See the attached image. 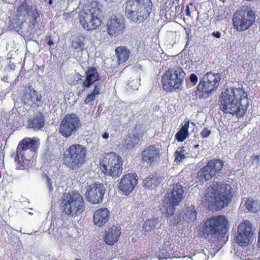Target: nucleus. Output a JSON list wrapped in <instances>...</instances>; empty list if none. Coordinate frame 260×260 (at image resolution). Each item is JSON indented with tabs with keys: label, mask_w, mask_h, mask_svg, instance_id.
Here are the masks:
<instances>
[{
	"label": "nucleus",
	"mask_w": 260,
	"mask_h": 260,
	"mask_svg": "<svg viewBox=\"0 0 260 260\" xmlns=\"http://www.w3.org/2000/svg\"><path fill=\"white\" fill-rule=\"evenodd\" d=\"M219 102L224 113L242 116L248 105L247 94L242 88H228L222 92Z\"/></svg>",
	"instance_id": "f257e3e1"
},
{
	"label": "nucleus",
	"mask_w": 260,
	"mask_h": 260,
	"mask_svg": "<svg viewBox=\"0 0 260 260\" xmlns=\"http://www.w3.org/2000/svg\"><path fill=\"white\" fill-rule=\"evenodd\" d=\"M228 219L224 215L210 217L197 228L199 235L210 242H220L227 234L229 229Z\"/></svg>",
	"instance_id": "f03ea898"
},
{
	"label": "nucleus",
	"mask_w": 260,
	"mask_h": 260,
	"mask_svg": "<svg viewBox=\"0 0 260 260\" xmlns=\"http://www.w3.org/2000/svg\"><path fill=\"white\" fill-rule=\"evenodd\" d=\"M39 144V140L28 137L19 142L14 154L17 169L23 170L32 166L31 158L37 151Z\"/></svg>",
	"instance_id": "7ed1b4c3"
},
{
	"label": "nucleus",
	"mask_w": 260,
	"mask_h": 260,
	"mask_svg": "<svg viewBox=\"0 0 260 260\" xmlns=\"http://www.w3.org/2000/svg\"><path fill=\"white\" fill-rule=\"evenodd\" d=\"M208 191L212 198L211 204L218 210L228 206L233 197L231 186L220 182H213Z\"/></svg>",
	"instance_id": "20e7f679"
},
{
	"label": "nucleus",
	"mask_w": 260,
	"mask_h": 260,
	"mask_svg": "<svg viewBox=\"0 0 260 260\" xmlns=\"http://www.w3.org/2000/svg\"><path fill=\"white\" fill-rule=\"evenodd\" d=\"M123 160L121 156L114 152L104 154L100 160V167L106 176L116 179L123 171Z\"/></svg>",
	"instance_id": "39448f33"
},
{
	"label": "nucleus",
	"mask_w": 260,
	"mask_h": 260,
	"mask_svg": "<svg viewBox=\"0 0 260 260\" xmlns=\"http://www.w3.org/2000/svg\"><path fill=\"white\" fill-rule=\"evenodd\" d=\"M87 149L81 144L71 145L63 153L62 161L71 170H78L86 161Z\"/></svg>",
	"instance_id": "423d86ee"
},
{
	"label": "nucleus",
	"mask_w": 260,
	"mask_h": 260,
	"mask_svg": "<svg viewBox=\"0 0 260 260\" xmlns=\"http://www.w3.org/2000/svg\"><path fill=\"white\" fill-rule=\"evenodd\" d=\"M101 13V5L96 2L92 3L89 9L81 11L79 20L82 27L88 31L96 29L102 23Z\"/></svg>",
	"instance_id": "0eeeda50"
},
{
	"label": "nucleus",
	"mask_w": 260,
	"mask_h": 260,
	"mask_svg": "<svg viewBox=\"0 0 260 260\" xmlns=\"http://www.w3.org/2000/svg\"><path fill=\"white\" fill-rule=\"evenodd\" d=\"M256 16L252 9L247 6H242L237 9L233 17L234 27L239 31L250 28L255 21Z\"/></svg>",
	"instance_id": "6e6552de"
},
{
	"label": "nucleus",
	"mask_w": 260,
	"mask_h": 260,
	"mask_svg": "<svg viewBox=\"0 0 260 260\" xmlns=\"http://www.w3.org/2000/svg\"><path fill=\"white\" fill-rule=\"evenodd\" d=\"M59 207L62 211H84L85 203L81 193L73 190L63 193L59 201Z\"/></svg>",
	"instance_id": "1a4fd4ad"
},
{
	"label": "nucleus",
	"mask_w": 260,
	"mask_h": 260,
	"mask_svg": "<svg viewBox=\"0 0 260 260\" xmlns=\"http://www.w3.org/2000/svg\"><path fill=\"white\" fill-rule=\"evenodd\" d=\"M184 75L185 73L181 68L169 69L162 76L163 89L169 92L180 89L183 83Z\"/></svg>",
	"instance_id": "9d476101"
},
{
	"label": "nucleus",
	"mask_w": 260,
	"mask_h": 260,
	"mask_svg": "<svg viewBox=\"0 0 260 260\" xmlns=\"http://www.w3.org/2000/svg\"><path fill=\"white\" fill-rule=\"evenodd\" d=\"M220 80L219 74L211 72L207 73L200 80L197 86L196 95L200 99L208 96L209 94L216 90Z\"/></svg>",
	"instance_id": "9b49d317"
},
{
	"label": "nucleus",
	"mask_w": 260,
	"mask_h": 260,
	"mask_svg": "<svg viewBox=\"0 0 260 260\" xmlns=\"http://www.w3.org/2000/svg\"><path fill=\"white\" fill-rule=\"evenodd\" d=\"M223 167L222 160L219 159H213L201 168L197 175L199 181L205 182L211 180L216 174L220 173Z\"/></svg>",
	"instance_id": "f8f14e48"
},
{
	"label": "nucleus",
	"mask_w": 260,
	"mask_h": 260,
	"mask_svg": "<svg viewBox=\"0 0 260 260\" xmlns=\"http://www.w3.org/2000/svg\"><path fill=\"white\" fill-rule=\"evenodd\" d=\"M81 121L75 114H68L62 119L59 128L60 135L68 138L75 134L81 126Z\"/></svg>",
	"instance_id": "ddd939ff"
},
{
	"label": "nucleus",
	"mask_w": 260,
	"mask_h": 260,
	"mask_svg": "<svg viewBox=\"0 0 260 260\" xmlns=\"http://www.w3.org/2000/svg\"><path fill=\"white\" fill-rule=\"evenodd\" d=\"M160 149L156 144L149 145L141 152V160L149 167L155 166L160 160Z\"/></svg>",
	"instance_id": "4468645a"
},
{
	"label": "nucleus",
	"mask_w": 260,
	"mask_h": 260,
	"mask_svg": "<svg viewBox=\"0 0 260 260\" xmlns=\"http://www.w3.org/2000/svg\"><path fill=\"white\" fill-rule=\"evenodd\" d=\"M252 224L248 220L240 223L238 227V235L235 240L236 242L241 246H246L250 242L252 236Z\"/></svg>",
	"instance_id": "2eb2a0df"
},
{
	"label": "nucleus",
	"mask_w": 260,
	"mask_h": 260,
	"mask_svg": "<svg viewBox=\"0 0 260 260\" xmlns=\"http://www.w3.org/2000/svg\"><path fill=\"white\" fill-rule=\"evenodd\" d=\"M138 180V177L136 173H127L121 177L118 188L122 194L127 196L134 189Z\"/></svg>",
	"instance_id": "dca6fc26"
},
{
	"label": "nucleus",
	"mask_w": 260,
	"mask_h": 260,
	"mask_svg": "<svg viewBox=\"0 0 260 260\" xmlns=\"http://www.w3.org/2000/svg\"><path fill=\"white\" fill-rule=\"evenodd\" d=\"M107 31L111 37H117L122 35L125 27L123 20L116 14L112 15L107 22Z\"/></svg>",
	"instance_id": "f3484780"
},
{
	"label": "nucleus",
	"mask_w": 260,
	"mask_h": 260,
	"mask_svg": "<svg viewBox=\"0 0 260 260\" xmlns=\"http://www.w3.org/2000/svg\"><path fill=\"white\" fill-rule=\"evenodd\" d=\"M101 183H94L88 186L85 195L87 201L92 204H97L103 200L105 190Z\"/></svg>",
	"instance_id": "a211bd4d"
},
{
	"label": "nucleus",
	"mask_w": 260,
	"mask_h": 260,
	"mask_svg": "<svg viewBox=\"0 0 260 260\" xmlns=\"http://www.w3.org/2000/svg\"><path fill=\"white\" fill-rule=\"evenodd\" d=\"M152 6L150 0H135L132 8H137L139 22H143L149 16L152 11Z\"/></svg>",
	"instance_id": "6ab92c4d"
},
{
	"label": "nucleus",
	"mask_w": 260,
	"mask_h": 260,
	"mask_svg": "<svg viewBox=\"0 0 260 260\" xmlns=\"http://www.w3.org/2000/svg\"><path fill=\"white\" fill-rule=\"evenodd\" d=\"M85 78L82 82L83 88H89L94 83L101 79V77L96 69L93 67H89L85 73Z\"/></svg>",
	"instance_id": "aec40b11"
},
{
	"label": "nucleus",
	"mask_w": 260,
	"mask_h": 260,
	"mask_svg": "<svg viewBox=\"0 0 260 260\" xmlns=\"http://www.w3.org/2000/svg\"><path fill=\"white\" fill-rule=\"evenodd\" d=\"M184 190L183 187L177 183L174 185L173 188L169 193L170 203L172 206H177L182 201Z\"/></svg>",
	"instance_id": "412c9836"
},
{
	"label": "nucleus",
	"mask_w": 260,
	"mask_h": 260,
	"mask_svg": "<svg viewBox=\"0 0 260 260\" xmlns=\"http://www.w3.org/2000/svg\"><path fill=\"white\" fill-rule=\"evenodd\" d=\"M120 235V229L116 226H112L105 233L104 241L108 245H113L118 241Z\"/></svg>",
	"instance_id": "4be33fe9"
},
{
	"label": "nucleus",
	"mask_w": 260,
	"mask_h": 260,
	"mask_svg": "<svg viewBox=\"0 0 260 260\" xmlns=\"http://www.w3.org/2000/svg\"><path fill=\"white\" fill-rule=\"evenodd\" d=\"M162 179L156 172L151 173L143 181L144 186L148 189H155L160 184Z\"/></svg>",
	"instance_id": "5701e85b"
},
{
	"label": "nucleus",
	"mask_w": 260,
	"mask_h": 260,
	"mask_svg": "<svg viewBox=\"0 0 260 260\" xmlns=\"http://www.w3.org/2000/svg\"><path fill=\"white\" fill-rule=\"evenodd\" d=\"M44 125L45 117L41 112L37 113L34 117L28 121L29 127L36 131L41 129Z\"/></svg>",
	"instance_id": "b1692460"
},
{
	"label": "nucleus",
	"mask_w": 260,
	"mask_h": 260,
	"mask_svg": "<svg viewBox=\"0 0 260 260\" xmlns=\"http://www.w3.org/2000/svg\"><path fill=\"white\" fill-rule=\"evenodd\" d=\"M115 51L119 64L123 63L128 60L131 52L126 47L124 46L117 47Z\"/></svg>",
	"instance_id": "393cba45"
},
{
	"label": "nucleus",
	"mask_w": 260,
	"mask_h": 260,
	"mask_svg": "<svg viewBox=\"0 0 260 260\" xmlns=\"http://www.w3.org/2000/svg\"><path fill=\"white\" fill-rule=\"evenodd\" d=\"M109 218V212H94L93 221L95 225L101 227L108 221Z\"/></svg>",
	"instance_id": "a878e982"
},
{
	"label": "nucleus",
	"mask_w": 260,
	"mask_h": 260,
	"mask_svg": "<svg viewBox=\"0 0 260 260\" xmlns=\"http://www.w3.org/2000/svg\"><path fill=\"white\" fill-rule=\"evenodd\" d=\"M189 126V120L185 122L181 128L175 134V139L178 142L184 141L189 136L188 128Z\"/></svg>",
	"instance_id": "bb28decb"
},
{
	"label": "nucleus",
	"mask_w": 260,
	"mask_h": 260,
	"mask_svg": "<svg viewBox=\"0 0 260 260\" xmlns=\"http://www.w3.org/2000/svg\"><path fill=\"white\" fill-rule=\"evenodd\" d=\"M32 7L28 5L27 0L23 1L17 8V16L18 17H25L32 11Z\"/></svg>",
	"instance_id": "cd10ccee"
},
{
	"label": "nucleus",
	"mask_w": 260,
	"mask_h": 260,
	"mask_svg": "<svg viewBox=\"0 0 260 260\" xmlns=\"http://www.w3.org/2000/svg\"><path fill=\"white\" fill-rule=\"evenodd\" d=\"M28 15L31 17V19L29 20L30 26L33 28L36 27L40 20L41 12L37 9V6H35L32 7V11Z\"/></svg>",
	"instance_id": "c85d7f7f"
},
{
	"label": "nucleus",
	"mask_w": 260,
	"mask_h": 260,
	"mask_svg": "<svg viewBox=\"0 0 260 260\" xmlns=\"http://www.w3.org/2000/svg\"><path fill=\"white\" fill-rule=\"evenodd\" d=\"M244 206L248 211L254 210L257 211L260 208V204L258 201L254 200L252 198H248L245 202Z\"/></svg>",
	"instance_id": "c756f323"
},
{
	"label": "nucleus",
	"mask_w": 260,
	"mask_h": 260,
	"mask_svg": "<svg viewBox=\"0 0 260 260\" xmlns=\"http://www.w3.org/2000/svg\"><path fill=\"white\" fill-rule=\"evenodd\" d=\"M100 94V87L97 85H94L92 91L85 97L84 104H89L95 99L96 95H99Z\"/></svg>",
	"instance_id": "7c9ffc66"
},
{
	"label": "nucleus",
	"mask_w": 260,
	"mask_h": 260,
	"mask_svg": "<svg viewBox=\"0 0 260 260\" xmlns=\"http://www.w3.org/2000/svg\"><path fill=\"white\" fill-rule=\"evenodd\" d=\"M140 142V135L138 133L133 134L126 140L125 147L128 149H133Z\"/></svg>",
	"instance_id": "2f4dec72"
},
{
	"label": "nucleus",
	"mask_w": 260,
	"mask_h": 260,
	"mask_svg": "<svg viewBox=\"0 0 260 260\" xmlns=\"http://www.w3.org/2000/svg\"><path fill=\"white\" fill-rule=\"evenodd\" d=\"M125 15L127 19H130L134 22H139V16L136 7H134L133 9H129L126 8Z\"/></svg>",
	"instance_id": "473e14b6"
},
{
	"label": "nucleus",
	"mask_w": 260,
	"mask_h": 260,
	"mask_svg": "<svg viewBox=\"0 0 260 260\" xmlns=\"http://www.w3.org/2000/svg\"><path fill=\"white\" fill-rule=\"evenodd\" d=\"M157 219H147L143 224V231L145 232L151 231L158 224Z\"/></svg>",
	"instance_id": "72a5a7b5"
},
{
	"label": "nucleus",
	"mask_w": 260,
	"mask_h": 260,
	"mask_svg": "<svg viewBox=\"0 0 260 260\" xmlns=\"http://www.w3.org/2000/svg\"><path fill=\"white\" fill-rule=\"evenodd\" d=\"M164 247L166 248L165 250L167 251L169 254H170V253H171V255H170L171 258L179 257L178 254L177 253L178 248L175 246L174 243H170V244H165Z\"/></svg>",
	"instance_id": "f704fd0d"
},
{
	"label": "nucleus",
	"mask_w": 260,
	"mask_h": 260,
	"mask_svg": "<svg viewBox=\"0 0 260 260\" xmlns=\"http://www.w3.org/2000/svg\"><path fill=\"white\" fill-rule=\"evenodd\" d=\"M184 147H178L174 153L175 160L176 162H181L185 158Z\"/></svg>",
	"instance_id": "c9c22d12"
},
{
	"label": "nucleus",
	"mask_w": 260,
	"mask_h": 260,
	"mask_svg": "<svg viewBox=\"0 0 260 260\" xmlns=\"http://www.w3.org/2000/svg\"><path fill=\"white\" fill-rule=\"evenodd\" d=\"M84 40V38H76L72 43V47L78 52L82 51L85 46Z\"/></svg>",
	"instance_id": "e433bc0d"
},
{
	"label": "nucleus",
	"mask_w": 260,
	"mask_h": 260,
	"mask_svg": "<svg viewBox=\"0 0 260 260\" xmlns=\"http://www.w3.org/2000/svg\"><path fill=\"white\" fill-rule=\"evenodd\" d=\"M41 42H44L43 43L44 47L48 46L49 51L51 52L52 50V47H54L55 43L53 40V38L51 35H47L44 40H41Z\"/></svg>",
	"instance_id": "4c0bfd02"
},
{
	"label": "nucleus",
	"mask_w": 260,
	"mask_h": 260,
	"mask_svg": "<svg viewBox=\"0 0 260 260\" xmlns=\"http://www.w3.org/2000/svg\"><path fill=\"white\" fill-rule=\"evenodd\" d=\"M42 99V95L40 93H39L36 90L32 89V96L31 99V105L32 106L33 105H37L39 106V103L41 102Z\"/></svg>",
	"instance_id": "58836bf2"
},
{
	"label": "nucleus",
	"mask_w": 260,
	"mask_h": 260,
	"mask_svg": "<svg viewBox=\"0 0 260 260\" xmlns=\"http://www.w3.org/2000/svg\"><path fill=\"white\" fill-rule=\"evenodd\" d=\"M176 3L178 4L177 1L176 0H167L165 4V9L166 13L170 11V10L174 6L176 10L177 9H180V6L179 5H176Z\"/></svg>",
	"instance_id": "ea45409f"
},
{
	"label": "nucleus",
	"mask_w": 260,
	"mask_h": 260,
	"mask_svg": "<svg viewBox=\"0 0 260 260\" xmlns=\"http://www.w3.org/2000/svg\"><path fill=\"white\" fill-rule=\"evenodd\" d=\"M166 248H165L164 246H163L162 248L157 253V257L159 260L164 259H168V258H171L170 257V255H171V253H170V254H169L167 251L165 250Z\"/></svg>",
	"instance_id": "a19ab883"
},
{
	"label": "nucleus",
	"mask_w": 260,
	"mask_h": 260,
	"mask_svg": "<svg viewBox=\"0 0 260 260\" xmlns=\"http://www.w3.org/2000/svg\"><path fill=\"white\" fill-rule=\"evenodd\" d=\"M32 96V89H29L28 92H24L22 97V100L25 104L31 105V99Z\"/></svg>",
	"instance_id": "79ce46f5"
},
{
	"label": "nucleus",
	"mask_w": 260,
	"mask_h": 260,
	"mask_svg": "<svg viewBox=\"0 0 260 260\" xmlns=\"http://www.w3.org/2000/svg\"><path fill=\"white\" fill-rule=\"evenodd\" d=\"M211 133V128H209V127H204L202 131L200 133L201 137L202 138H208Z\"/></svg>",
	"instance_id": "37998d69"
},
{
	"label": "nucleus",
	"mask_w": 260,
	"mask_h": 260,
	"mask_svg": "<svg viewBox=\"0 0 260 260\" xmlns=\"http://www.w3.org/2000/svg\"><path fill=\"white\" fill-rule=\"evenodd\" d=\"M190 81L195 85L198 81V77L195 74H191L189 77Z\"/></svg>",
	"instance_id": "c03bdc74"
},
{
	"label": "nucleus",
	"mask_w": 260,
	"mask_h": 260,
	"mask_svg": "<svg viewBox=\"0 0 260 260\" xmlns=\"http://www.w3.org/2000/svg\"><path fill=\"white\" fill-rule=\"evenodd\" d=\"M47 186L49 188V190L50 191H52L53 189V185H52V182L51 180V179L47 177Z\"/></svg>",
	"instance_id": "a18cd8bd"
},
{
	"label": "nucleus",
	"mask_w": 260,
	"mask_h": 260,
	"mask_svg": "<svg viewBox=\"0 0 260 260\" xmlns=\"http://www.w3.org/2000/svg\"><path fill=\"white\" fill-rule=\"evenodd\" d=\"M212 35L217 38H219L221 37V32L219 31H214L212 32Z\"/></svg>",
	"instance_id": "49530a36"
},
{
	"label": "nucleus",
	"mask_w": 260,
	"mask_h": 260,
	"mask_svg": "<svg viewBox=\"0 0 260 260\" xmlns=\"http://www.w3.org/2000/svg\"><path fill=\"white\" fill-rule=\"evenodd\" d=\"M185 13L187 16H189V17L191 16L190 12L189 11V5H188L186 6V9L185 10Z\"/></svg>",
	"instance_id": "de8ad7c7"
},
{
	"label": "nucleus",
	"mask_w": 260,
	"mask_h": 260,
	"mask_svg": "<svg viewBox=\"0 0 260 260\" xmlns=\"http://www.w3.org/2000/svg\"><path fill=\"white\" fill-rule=\"evenodd\" d=\"M185 32L186 34V35L187 36L188 39H189V34L191 32V29L189 28H185Z\"/></svg>",
	"instance_id": "09e8293b"
},
{
	"label": "nucleus",
	"mask_w": 260,
	"mask_h": 260,
	"mask_svg": "<svg viewBox=\"0 0 260 260\" xmlns=\"http://www.w3.org/2000/svg\"><path fill=\"white\" fill-rule=\"evenodd\" d=\"M102 138L104 139H107L109 138V134L108 133H104L102 135Z\"/></svg>",
	"instance_id": "8fccbe9b"
},
{
	"label": "nucleus",
	"mask_w": 260,
	"mask_h": 260,
	"mask_svg": "<svg viewBox=\"0 0 260 260\" xmlns=\"http://www.w3.org/2000/svg\"><path fill=\"white\" fill-rule=\"evenodd\" d=\"M66 213H67V214L68 215H71L72 216H74V214H75V216H78V214H77V212H74V213L73 212H66Z\"/></svg>",
	"instance_id": "3c124183"
},
{
	"label": "nucleus",
	"mask_w": 260,
	"mask_h": 260,
	"mask_svg": "<svg viewBox=\"0 0 260 260\" xmlns=\"http://www.w3.org/2000/svg\"><path fill=\"white\" fill-rule=\"evenodd\" d=\"M96 211H102V212H103V211H108V209L107 208H104V209H99L98 210H97Z\"/></svg>",
	"instance_id": "603ef678"
},
{
	"label": "nucleus",
	"mask_w": 260,
	"mask_h": 260,
	"mask_svg": "<svg viewBox=\"0 0 260 260\" xmlns=\"http://www.w3.org/2000/svg\"><path fill=\"white\" fill-rule=\"evenodd\" d=\"M199 144H196L193 146V148L194 149H196V148H198L199 147Z\"/></svg>",
	"instance_id": "864d4df0"
},
{
	"label": "nucleus",
	"mask_w": 260,
	"mask_h": 260,
	"mask_svg": "<svg viewBox=\"0 0 260 260\" xmlns=\"http://www.w3.org/2000/svg\"><path fill=\"white\" fill-rule=\"evenodd\" d=\"M198 212H190V215L193 214V216H196Z\"/></svg>",
	"instance_id": "5fc2aeb1"
},
{
	"label": "nucleus",
	"mask_w": 260,
	"mask_h": 260,
	"mask_svg": "<svg viewBox=\"0 0 260 260\" xmlns=\"http://www.w3.org/2000/svg\"><path fill=\"white\" fill-rule=\"evenodd\" d=\"M259 156H260V155H256L254 156V158H255V159H256L257 160H258Z\"/></svg>",
	"instance_id": "6e6d98bb"
},
{
	"label": "nucleus",
	"mask_w": 260,
	"mask_h": 260,
	"mask_svg": "<svg viewBox=\"0 0 260 260\" xmlns=\"http://www.w3.org/2000/svg\"><path fill=\"white\" fill-rule=\"evenodd\" d=\"M49 4L50 5H51V4H52V0H49Z\"/></svg>",
	"instance_id": "4d7b16f0"
},
{
	"label": "nucleus",
	"mask_w": 260,
	"mask_h": 260,
	"mask_svg": "<svg viewBox=\"0 0 260 260\" xmlns=\"http://www.w3.org/2000/svg\"><path fill=\"white\" fill-rule=\"evenodd\" d=\"M174 212H171V214H169L170 215H172L174 214Z\"/></svg>",
	"instance_id": "13d9d810"
},
{
	"label": "nucleus",
	"mask_w": 260,
	"mask_h": 260,
	"mask_svg": "<svg viewBox=\"0 0 260 260\" xmlns=\"http://www.w3.org/2000/svg\"><path fill=\"white\" fill-rule=\"evenodd\" d=\"M29 213L30 214V215H32V213L31 212H29Z\"/></svg>",
	"instance_id": "bf43d9fd"
},
{
	"label": "nucleus",
	"mask_w": 260,
	"mask_h": 260,
	"mask_svg": "<svg viewBox=\"0 0 260 260\" xmlns=\"http://www.w3.org/2000/svg\"><path fill=\"white\" fill-rule=\"evenodd\" d=\"M171 206H172V205H171ZM172 207H173V210H175V208H174V207L175 206H172Z\"/></svg>",
	"instance_id": "052dcab7"
},
{
	"label": "nucleus",
	"mask_w": 260,
	"mask_h": 260,
	"mask_svg": "<svg viewBox=\"0 0 260 260\" xmlns=\"http://www.w3.org/2000/svg\"><path fill=\"white\" fill-rule=\"evenodd\" d=\"M75 260H80V259L79 258H76Z\"/></svg>",
	"instance_id": "680f3d73"
}]
</instances>
